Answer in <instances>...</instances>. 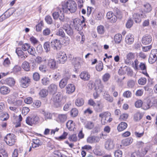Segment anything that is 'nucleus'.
Here are the masks:
<instances>
[{"label":"nucleus","mask_w":157,"mask_h":157,"mask_svg":"<svg viewBox=\"0 0 157 157\" xmlns=\"http://www.w3.org/2000/svg\"><path fill=\"white\" fill-rule=\"evenodd\" d=\"M28 53L30 55L33 56H35L36 53L35 48L33 47H31L30 45V48L27 50Z\"/></svg>","instance_id":"nucleus-50"},{"label":"nucleus","mask_w":157,"mask_h":157,"mask_svg":"<svg viewBox=\"0 0 157 157\" xmlns=\"http://www.w3.org/2000/svg\"><path fill=\"white\" fill-rule=\"evenodd\" d=\"M63 29L69 36H71L73 34V31L71 27L67 24H65L63 26Z\"/></svg>","instance_id":"nucleus-17"},{"label":"nucleus","mask_w":157,"mask_h":157,"mask_svg":"<svg viewBox=\"0 0 157 157\" xmlns=\"http://www.w3.org/2000/svg\"><path fill=\"white\" fill-rule=\"evenodd\" d=\"M141 10L143 13H147L151 11L152 7L150 4L147 2L145 3L142 5Z\"/></svg>","instance_id":"nucleus-14"},{"label":"nucleus","mask_w":157,"mask_h":157,"mask_svg":"<svg viewBox=\"0 0 157 157\" xmlns=\"http://www.w3.org/2000/svg\"><path fill=\"white\" fill-rule=\"evenodd\" d=\"M0 157H8L7 153L5 150H0Z\"/></svg>","instance_id":"nucleus-59"},{"label":"nucleus","mask_w":157,"mask_h":157,"mask_svg":"<svg viewBox=\"0 0 157 157\" xmlns=\"http://www.w3.org/2000/svg\"><path fill=\"white\" fill-rule=\"evenodd\" d=\"M94 126V124L93 122L89 121L86 123L85 127L86 128L89 129H92Z\"/></svg>","instance_id":"nucleus-45"},{"label":"nucleus","mask_w":157,"mask_h":157,"mask_svg":"<svg viewBox=\"0 0 157 157\" xmlns=\"http://www.w3.org/2000/svg\"><path fill=\"white\" fill-rule=\"evenodd\" d=\"M132 95L131 92L129 90L125 91L123 94V96L124 97L128 98L131 97Z\"/></svg>","instance_id":"nucleus-64"},{"label":"nucleus","mask_w":157,"mask_h":157,"mask_svg":"<svg viewBox=\"0 0 157 157\" xmlns=\"http://www.w3.org/2000/svg\"><path fill=\"white\" fill-rule=\"evenodd\" d=\"M127 127V124L124 122L120 123L117 126V130L120 132L126 129Z\"/></svg>","instance_id":"nucleus-31"},{"label":"nucleus","mask_w":157,"mask_h":157,"mask_svg":"<svg viewBox=\"0 0 157 157\" xmlns=\"http://www.w3.org/2000/svg\"><path fill=\"white\" fill-rule=\"evenodd\" d=\"M43 114L44 116L45 120L51 119L52 117V114L48 112L43 111Z\"/></svg>","instance_id":"nucleus-44"},{"label":"nucleus","mask_w":157,"mask_h":157,"mask_svg":"<svg viewBox=\"0 0 157 157\" xmlns=\"http://www.w3.org/2000/svg\"><path fill=\"white\" fill-rule=\"evenodd\" d=\"M48 92L46 89H42L39 93L40 96L42 98L46 97L48 94Z\"/></svg>","instance_id":"nucleus-43"},{"label":"nucleus","mask_w":157,"mask_h":157,"mask_svg":"<svg viewBox=\"0 0 157 157\" xmlns=\"http://www.w3.org/2000/svg\"><path fill=\"white\" fill-rule=\"evenodd\" d=\"M110 77V75L109 74L106 73L102 76V79L104 82H105L109 80Z\"/></svg>","instance_id":"nucleus-47"},{"label":"nucleus","mask_w":157,"mask_h":157,"mask_svg":"<svg viewBox=\"0 0 157 157\" xmlns=\"http://www.w3.org/2000/svg\"><path fill=\"white\" fill-rule=\"evenodd\" d=\"M133 21L131 18H129L127 22L126 26L127 28H130L133 25Z\"/></svg>","instance_id":"nucleus-56"},{"label":"nucleus","mask_w":157,"mask_h":157,"mask_svg":"<svg viewBox=\"0 0 157 157\" xmlns=\"http://www.w3.org/2000/svg\"><path fill=\"white\" fill-rule=\"evenodd\" d=\"M51 46L53 49L58 50L60 49L61 46V44L60 43L59 40L57 39H55L51 41Z\"/></svg>","instance_id":"nucleus-13"},{"label":"nucleus","mask_w":157,"mask_h":157,"mask_svg":"<svg viewBox=\"0 0 157 157\" xmlns=\"http://www.w3.org/2000/svg\"><path fill=\"white\" fill-rule=\"evenodd\" d=\"M67 115L66 114H59L57 118L58 121L60 123H63L67 119Z\"/></svg>","instance_id":"nucleus-30"},{"label":"nucleus","mask_w":157,"mask_h":157,"mask_svg":"<svg viewBox=\"0 0 157 157\" xmlns=\"http://www.w3.org/2000/svg\"><path fill=\"white\" fill-rule=\"evenodd\" d=\"M157 60V49H155L151 50L150 54L148 61L150 63L152 64L156 61Z\"/></svg>","instance_id":"nucleus-12"},{"label":"nucleus","mask_w":157,"mask_h":157,"mask_svg":"<svg viewBox=\"0 0 157 157\" xmlns=\"http://www.w3.org/2000/svg\"><path fill=\"white\" fill-rule=\"evenodd\" d=\"M132 140L131 138H128L122 141L123 144L125 146H127L132 143Z\"/></svg>","instance_id":"nucleus-42"},{"label":"nucleus","mask_w":157,"mask_h":157,"mask_svg":"<svg viewBox=\"0 0 157 157\" xmlns=\"http://www.w3.org/2000/svg\"><path fill=\"white\" fill-rule=\"evenodd\" d=\"M62 99L63 97L59 93L57 94H53L51 101L53 102V103L55 107H58L60 106Z\"/></svg>","instance_id":"nucleus-4"},{"label":"nucleus","mask_w":157,"mask_h":157,"mask_svg":"<svg viewBox=\"0 0 157 157\" xmlns=\"http://www.w3.org/2000/svg\"><path fill=\"white\" fill-rule=\"evenodd\" d=\"M135 56V54L131 52L128 53L126 55V58L125 59V63L127 64L130 63Z\"/></svg>","instance_id":"nucleus-20"},{"label":"nucleus","mask_w":157,"mask_h":157,"mask_svg":"<svg viewBox=\"0 0 157 157\" xmlns=\"http://www.w3.org/2000/svg\"><path fill=\"white\" fill-rule=\"evenodd\" d=\"M115 145L113 139H107L105 143V148L107 150H110L114 148Z\"/></svg>","instance_id":"nucleus-9"},{"label":"nucleus","mask_w":157,"mask_h":157,"mask_svg":"<svg viewBox=\"0 0 157 157\" xmlns=\"http://www.w3.org/2000/svg\"><path fill=\"white\" fill-rule=\"evenodd\" d=\"M147 82V79L145 78H141L138 80V83L140 85H144Z\"/></svg>","instance_id":"nucleus-53"},{"label":"nucleus","mask_w":157,"mask_h":157,"mask_svg":"<svg viewBox=\"0 0 157 157\" xmlns=\"http://www.w3.org/2000/svg\"><path fill=\"white\" fill-rule=\"evenodd\" d=\"M103 98L108 102L112 103L113 101V98L110 96L108 93H104L103 95Z\"/></svg>","instance_id":"nucleus-33"},{"label":"nucleus","mask_w":157,"mask_h":157,"mask_svg":"<svg viewBox=\"0 0 157 157\" xmlns=\"http://www.w3.org/2000/svg\"><path fill=\"white\" fill-rule=\"evenodd\" d=\"M20 82L22 87L26 88L29 86L30 80L28 77L23 76L20 79Z\"/></svg>","instance_id":"nucleus-11"},{"label":"nucleus","mask_w":157,"mask_h":157,"mask_svg":"<svg viewBox=\"0 0 157 157\" xmlns=\"http://www.w3.org/2000/svg\"><path fill=\"white\" fill-rule=\"evenodd\" d=\"M148 150V146H147L142 149L141 151V152H140V154L141 156L145 155L147 152Z\"/></svg>","instance_id":"nucleus-46"},{"label":"nucleus","mask_w":157,"mask_h":157,"mask_svg":"<svg viewBox=\"0 0 157 157\" xmlns=\"http://www.w3.org/2000/svg\"><path fill=\"white\" fill-rule=\"evenodd\" d=\"M57 58L59 63L63 64L67 60V56L64 52H60L57 55Z\"/></svg>","instance_id":"nucleus-10"},{"label":"nucleus","mask_w":157,"mask_h":157,"mask_svg":"<svg viewBox=\"0 0 157 157\" xmlns=\"http://www.w3.org/2000/svg\"><path fill=\"white\" fill-rule=\"evenodd\" d=\"M64 7L66 12L68 10L71 13H75L77 9V4L75 1L72 0H68L64 6L62 5V7Z\"/></svg>","instance_id":"nucleus-2"},{"label":"nucleus","mask_w":157,"mask_h":157,"mask_svg":"<svg viewBox=\"0 0 157 157\" xmlns=\"http://www.w3.org/2000/svg\"><path fill=\"white\" fill-rule=\"evenodd\" d=\"M56 35L63 38L65 37V35L63 29L61 28L59 29L56 32Z\"/></svg>","instance_id":"nucleus-41"},{"label":"nucleus","mask_w":157,"mask_h":157,"mask_svg":"<svg viewBox=\"0 0 157 157\" xmlns=\"http://www.w3.org/2000/svg\"><path fill=\"white\" fill-rule=\"evenodd\" d=\"M48 65L49 68L52 70H54L57 68L56 62L54 59H49Z\"/></svg>","instance_id":"nucleus-21"},{"label":"nucleus","mask_w":157,"mask_h":157,"mask_svg":"<svg viewBox=\"0 0 157 157\" xmlns=\"http://www.w3.org/2000/svg\"><path fill=\"white\" fill-rule=\"evenodd\" d=\"M16 138L15 135L10 133L8 134L4 138L6 144L10 146L14 145L16 142Z\"/></svg>","instance_id":"nucleus-6"},{"label":"nucleus","mask_w":157,"mask_h":157,"mask_svg":"<svg viewBox=\"0 0 157 157\" xmlns=\"http://www.w3.org/2000/svg\"><path fill=\"white\" fill-rule=\"evenodd\" d=\"M44 48L46 52H48V51H49L51 48L50 42H45L44 44Z\"/></svg>","instance_id":"nucleus-48"},{"label":"nucleus","mask_w":157,"mask_h":157,"mask_svg":"<svg viewBox=\"0 0 157 157\" xmlns=\"http://www.w3.org/2000/svg\"><path fill=\"white\" fill-rule=\"evenodd\" d=\"M122 39V36L120 34H116L114 36V41L116 43H120Z\"/></svg>","instance_id":"nucleus-40"},{"label":"nucleus","mask_w":157,"mask_h":157,"mask_svg":"<svg viewBox=\"0 0 157 157\" xmlns=\"http://www.w3.org/2000/svg\"><path fill=\"white\" fill-rule=\"evenodd\" d=\"M82 61L81 59L79 57L73 58L72 60V63L75 67H78L80 65V62Z\"/></svg>","instance_id":"nucleus-35"},{"label":"nucleus","mask_w":157,"mask_h":157,"mask_svg":"<svg viewBox=\"0 0 157 157\" xmlns=\"http://www.w3.org/2000/svg\"><path fill=\"white\" fill-rule=\"evenodd\" d=\"M97 85H95V86L94 83L92 82H90L88 84V86L90 89L91 90L94 89L97 92H101L103 89V86L101 84L100 80L97 82Z\"/></svg>","instance_id":"nucleus-5"},{"label":"nucleus","mask_w":157,"mask_h":157,"mask_svg":"<svg viewBox=\"0 0 157 157\" xmlns=\"http://www.w3.org/2000/svg\"><path fill=\"white\" fill-rule=\"evenodd\" d=\"M139 70H141L142 71V73L143 74L149 77V75L147 72V67L145 63H140L139 65Z\"/></svg>","instance_id":"nucleus-22"},{"label":"nucleus","mask_w":157,"mask_h":157,"mask_svg":"<svg viewBox=\"0 0 157 157\" xmlns=\"http://www.w3.org/2000/svg\"><path fill=\"white\" fill-rule=\"evenodd\" d=\"M134 41V36L131 34L127 35L125 38V41L126 44H131L133 43Z\"/></svg>","instance_id":"nucleus-25"},{"label":"nucleus","mask_w":157,"mask_h":157,"mask_svg":"<svg viewBox=\"0 0 157 157\" xmlns=\"http://www.w3.org/2000/svg\"><path fill=\"white\" fill-rule=\"evenodd\" d=\"M22 67L26 71H29L30 68L29 63L27 61H24L22 63Z\"/></svg>","instance_id":"nucleus-38"},{"label":"nucleus","mask_w":157,"mask_h":157,"mask_svg":"<svg viewBox=\"0 0 157 157\" xmlns=\"http://www.w3.org/2000/svg\"><path fill=\"white\" fill-rule=\"evenodd\" d=\"M75 87L74 85L72 84H68L66 88L67 93L70 94L73 93L75 90Z\"/></svg>","instance_id":"nucleus-23"},{"label":"nucleus","mask_w":157,"mask_h":157,"mask_svg":"<svg viewBox=\"0 0 157 157\" xmlns=\"http://www.w3.org/2000/svg\"><path fill=\"white\" fill-rule=\"evenodd\" d=\"M97 31L99 34H103L105 31L104 27L102 25H100L97 27Z\"/></svg>","instance_id":"nucleus-52"},{"label":"nucleus","mask_w":157,"mask_h":157,"mask_svg":"<svg viewBox=\"0 0 157 157\" xmlns=\"http://www.w3.org/2000/svg\"><path fill=\"white\" fill-rule=\"evenodd\" d=\"M143 114L142 113L137 112L136 113L134 116V120L136 121L140 120L143 117Z\"/></svg>","instance_id":"nucleus-34"},{"label":"nucleus","mask_w":157,"mask_h":157,"mask_svg":"<svg viewBox=\"0 0 157 157\" xmlns=\"http://www.w3.org/2000/svg\"><path fill=\"white\" fill-rule=\"evenodd\" d=\"M67 128L70 130H72L75 128V124L73 121L71 120L69 121L66 124Z\"/></svg>","instance_id":"nucleus-37"},{"label":"nucleus","mask_w":157,"mask_h":157,"mask_svg":"<svg viewBox=\"0 0 157 157\" xmlns=\"http://www.w3.org/2000/svg\"><path fill=\"white\" fill-rule=\"evenodd\" d=\"M80 76L82 80L84 81H88L90 79V75L87 72L84 71L81 73Z\"/></svg>","instance_id":"nucleus-26"},{"label":"nucleus","mask_w":157,"mask_h":157,"mask_svg":"<svg viewBox=\"0 0 157 157\" xmlns=\"http://www.w3.org/2000/svg\"><path fill=\"white\" fill-rule=\"evenodd\" d=\"M45 20L46 22L49 24H51L52 22V20L51 16L49 15L46 16L45 18Z\"/></svg>","instance_id":"nucleus-60"},{"label":"nucleus","mask_w":157,"mask_h":157,"mask_svg":"<svg viewBox=\"0 0 157 157\" xmlns=\"http://www.w3.org/2000/svg\"><path fill=\"white\" fill-rule=\"evenodd\" d=\"M152 38L151 35L147 34L144 35L142 38V43L144 45L149 44L152 41Z\"/></svg>","instance_id":"nucleus-16"},{"label":"nucleus","mask_w":157,"mask_h":157,"mask_svg":"<svg viewBox=\"0 0 157 157\" xmlns=\"http://www.w3.org/2000/svg\"><path fill=\"white\" fill-rule=\"evenodd\" d=\"M57 86L54 84H52L48 87V90L50 93L54 94L57 91Z\"/></svg>","instance_id":"nucleus-27"},{"label":"nucleus","mask_w":157,"mask_h":157,"mask_svg":"<svg viewBox=\"0 0 157 157\" xmlns=\"http://www.w3.org/2000/svg\"><path fill=\"white\" fill-rule=\"evenodd\" d=\"M151 107H157V98L156 97H153L148 100Z\"/></svg>","instance_id":"nucleus-28"},{"label":"nucleus","mask_w":157,"mask_h":157,"mask_svg":"<svg viewBox=\"0 0 157 157\" xmlns=\"http://www.w3.org/2000/svg\"><path fill=\"white\" fill-rule=\"evenodd\" d=\"M10 92V89L6 86H2L0 88V92L3 95H6L9 94Z\"/></svg>","instance_id":"nucleus-29"},{"label":"nucleus","mask_w":157,"mask_h":157,"mask_svg":"<svg viewBox=\"0 0 157 157\" xmlns=\"http://www.w3.org/2000/svg\"><path fill=\"white\" fill-rule=\"evenodd\" d=\"M139 63V62L138 61V60L136 59L134 62L132 63V65L135 70H139V66L138 65Z\"/></svg>","instance_id":"nucleus-51"},{"label":"nucleus","mask_w":157,"mask_h":157,"mask_svg":"<svg viewBox=\"0 0 157 157\" xmlns=\"http://www.w3.org/2000/svg\"><path fill=\"white\" fill-rule=\"evenodd\" d=\"M78 111L76 108L72 109L71 110V114L73 117H76L78 115Z\"/></svg>","instance_id":"nucleus-57"},{"label":"nucleus","mask_w":157,"mask_h":157,"mask_svg":"<svg viewBox=\"0 0 157 157\" xmlns=\"http://www.w3.org/2000/svg\"><path fill=\"white\" fill-rule=\"evenodd\" d=\"M103 63L101 62L99 63L96 67V68L97 71H101L103 69Z\"/></svg>","instance_id":"nucleus-61"},{"label":"nucleus","mask_w":157,"mask_h":157,"mask_svg":"<svg viewBox=\"0 0 157 157\" xmlns=\"http://www.w3.org/2000/svg\"><path fill=\"white\" fill-rule=\"evenodd\" d=\"M114 154L115 157H121L122 152L120 150H118L115 152Z\"/></svg>","instance_id":"nucleus-62"},{"label":"nucleus","mask_w":157,"mask_h":157,"mask_svg":"<svg viewBox=\"0 0 157 157\" xmlns=\"http://www.w3.org/2000/svg\"><path fill=\"white\" fill-rule=\"evenodd\" d=\"M16 52L19 57L22 60L25 59L27 57V56L25 55L20 48H18L16 49Z\"/></svg>","instance_id":"nucleus-24"},{"label":"nucleus","mask_w":157,"mask_h":157,"mask_svg":"<svg viewBox=\"0 0 157 157\" xmlns=\"http://www.w3.org/2000/svg\"><path fill=\"white\" fill-rule=\"evenodd\" d=\"M68 79L67 78H64L60 81L59 83V86L60 88H64L67 83Z\"/></svg>","instance_id":"nucleus-36"},{"label":"nucleus","mask_w":157,"mask_h":157,"mask_svg":"<svg viewBox=\"0 0 157 157\" xmlns=\"http://www.w3.org/2000/svg\"><path fill=\"white\" fill-rule=\"evenodd\" d=\"M99 116L101 118V122L102 124H105L107 123L110 122L113 120L111 117V114L108 112H106L100 114Z\"/></svg>","instance_id":"nucleus-3"},{"label":"nucleus","mask_w":157,"mask_h":157,"mask_svg":"<svg viewBox=\"0 0 157 157\" xmlns=\"http://www.w3.org/2000/svg\"><path fill=\"white\" fill-rule=\"evenodd\" d=\"M64 12H66V10L63 6L62 7V8L58 7L56 11L52 13V16L54 19L57 20L59 18L60 21L64 22L65 21Z\"/></svg>","instance_id":"nucleus-1"},{"label":"nucleus","mask_w":157,"mask_h":157,"mask_svg":"<svg viewBox=\"0 0 157 157\" xmlns=\"http://www.w3.org/2000/svg\"><path fill=\"white\" fill-rule=\"evenodd\" d=\"M26 123L29 125L36 124L39 121V118L35 116H30L27 117L25 120Z\"/></svg>","instance_id":"nucleus-8"},{"label":"nucleus","mask_w":157,"mask_h":157,"mask_svg":"<svg viewBox=\"0 0 157 157\" xmlns=\"http://www.w3.org/2000/svg\"><path fill=\"white\" fill-rule=\"evenodd\" d=\"M100 140L98 136H89L87 139V141L90 144H94L98 143Z\"/></svg>","instance_id":"nucleus-18"},{"label":"nucleus","mask_w":157,"mask_h":157,"mask_svg":"<svg viewBox=\"0 0 157 157\" xmlns=\"http://www.w3.org/2000/svg\"><path fill=\"white\" fill-rule=\"evenodd\" d=\"M151 107L148 101H147V103H144L142 105V109L145 110H147L149 109Z\"/></svg>","instance_id":"nucleus-58"},{"label":"nucleus","mask_w":157,"mask_h":157,"mask_svg":"<svg viewBox=\"0 0 157 157\" xmlns=\"http://www.w3.org/2000/svg\"><path fill=\"white\" fill-rule=\"evenodd\" d=\"M6 84L10 86H14L15 83V81L13 78H9L6 80Z\"/></svg>","instance_id":"nucleus-32"},{"label":"nucleus","mask_w":157,"mask_h":157,"mask_svg":"<svg viewBox=\"0 0 157 157\" xmlns=\"http://www.w3.org/2000/svg\"><path fill=\"white\" fill-rule=\"evenodd\" d=\"M106 17L108 19L110 20V21L112 23L116 22L117 20V16L114 15L111 11L107 13Z\"/></svg>","instance_id":"nucleus-19"},{"label":"nucleus","mask_w":157,"mask_h":157,"mask_svg":"<svg viewBox=\"0 0 157 157\" xmlns=\"http://www.w3.org/2000/svg\"><path fill=\"white\" fill-rule=\"evenodd\" d=\"M30 48V45L27 43H25L21 46V49L24 51H26Z\"/></svg>","instance_id":"nucleus-63"},{"label":"nucleus","mask_w":157,"mask_h":157,"mask_svg":"<svg viewBox=\"0 0 157 157\" xmlns=\"http://www.w3.org/2000/svg\"><path fill=\"white\" fill-rule=\"evenodd\" d=\"M84 21V20L81 21L78 18H76L73 20L72 25L75 30L80 31L82 29V24Z\"/></svg>","instance_id":"nucleus-7"},{"label":"nucleus","mask_w":157,"mask_h":157,"mask_svg":"<svg viewBox=\"0 0 157 157\" xmlns=\"http://www.w3.org/2000/svg\"><path fill=\"white\" fill-rule=\"evenodd\" d=\"M84 103V101L82 98H79L76 99L75 101L76 105L78 107L82 106Z\"/></svg>","instance_id":"nucleus-39"},{"label":"nucleus","mask_w":157,"mask_h":157,"mask_svg":"<svg viewBox=\"0 0 157 157\" xmlns=\"http://www.w3.org/2000/svg\"><path fill=\"white\" fill-rule=\"evenodd\" d=\"M126 67H121L118 71V73L120 75H124L126 73Z\"/></svg>","instance_id":"nucleus-49"},{"label":"nucleus","mask_w":157,"mask_h":157,"mask_svg":"<svg viewBox=\"0 0 157 157\" xmlns=\"http://www.w3.org/2000/svg\"><path fill=\"white\" fill-rule=\"evenodd\" d=\"M146 17L145 13L139 14L137 13H134L133 15V18L136 23L141 22V19Z\"/></svg>","instance_id":"nucleus-15"},{"label":"nucleus","mask_w":157,"mask_h":157,"mask_svg":"<svg viewBox=\"0 0 157 157\" xmlns=\"http://www.w3.org/2000/svg\"><path fill=\"white\" fill-rule=\"evenodd\" d=\"M39 69L41 72L45 73L47 70L46 67L44 65H40L39 67Z\"/></svg>","instance_id":"nucleus-55"},{"label":"nucleus","mask_w":157,"mask_h":157,"mask_svg":"<svg viewBox=\"0 0 157 157\" xmlns=\"http://www.w3.org/2000/svg\"><path fill=\"white\" fill-rule=\"evenodd\" d=\"M49 82V80L47 78H44L41 80L42 84L45 86H46L48 84Z\"/></svg>","instance_id":"nucleus-54"}]
</instances>
